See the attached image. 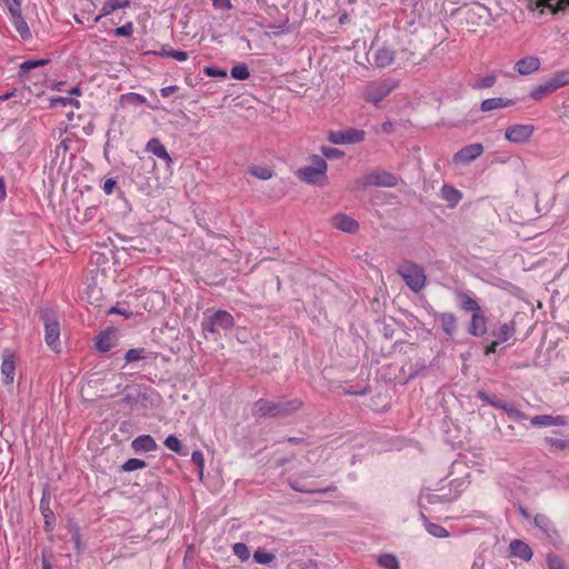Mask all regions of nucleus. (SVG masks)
I'll return each instance as SVG.
<instances>
[{
    "mask_svg": "<svg viewBox=\"0 0 569 569\" xmlns=\"http://www.w3.org/2000/svg\"><path fill=\"white\" fill-rule=\"evenodd\" d=\"M302 407L299 399H280L270 401L268 399H259L253 403L252 416L254 418H288Z\"/></svg>",
    "mask_w": 569,
    "mask_h": 569,
    "instance_id": "f257e3e1",
    "label": "nucleus"
},
{
    "mask_svg": "<svg viewBox=\"0 0 569 569\" xmlns=\"http://www.w3.org/2000/svg\"><path fill=\"white\" fill-rule=\"evenodd\" d=\"M40 319L44 326V340L48 347L56 352L60 351V323L56 312L50 308L39 310Z\"/></svg>",
    "mask_w": 569,
    "mask_h": 569,
    "instance_id": "f03ea898",
    "label": "nucleus"
},
{
    "mask_svg": "<svg viewBox=\"0 0 569 569\" xmlns=\"http://www.w3.org/2000/svg\"><path fill=\"white\" fill-rule=\"evenodd\" d=\"M233 327V316L226 310H217L209 316L206 313L203 320L201 321V329L204 333H217L220 330L227 331Z\"/></svg>",
    "mask_w": 569,
    "mask_h": 569,
    "instance_id": "7ed1b4c3",
    "label": "nucleus"
},
{
    "mask_svg": "<svg viewBox=\"0 0 569 569\" xmlns=\"http://www.w3.org/2000/svg\"><path fill=\"white\" fill-rule=\"evenodd\" d=\"M397 272L413 292H419L426 286L425 270L417 263L406 262Z\"/></svg>",
    "mask_w": 569,
    "mask_h": 569,
    "instance_id": "20e7f679",
    "label": "nucleus"
},
{
    "mask_svg": "<svg viewBox=\"0 0 569 569\" xmlns=\"http://www.w3.org/2000/svg\"><path fill=\"white\" fill-rule=\"evenodd\" d=\"M458 498L457 493H453L451 489L441 487L437 491L426 489L421 491L419 496V506L421 509H427L431 505H445L455 501Z\"/></svg>",
    "mask_w": 569,
    "mask_h": 569,
    "instance_id": "39448f33",
    "label": "nucleus"
},
{
    "mask_svg": "<svg viewBox=\"0 0 569 569\" xmlns=\"http://www.w3.org/2000/svg\"><path fill=\"white\" fill-rule=\"evenodd\" d=\"M397 87V82L386 79L368 84L363 91L366 101L378 104Z\"/></svg>",
    "mask_w": 569,
    "mask_h": 569,
    "instance_id": "423d86ee",
    "label": "nucleus"
},
{
    "mask_svg": "<svg viewBox=\"0 0 569 569\" xmlns=\"http://www.w3.org/2000/svg\"><path fill=\"white\" fill-rule=\"evenodd\" d=\"M358 182L363 187H387L393 188L398 184V178L388 171H372L358 180Z\"/></svg>",
    "mask_w": 569,
    "mask_h": 569,
    "instance_id": "0eeeda50",
    "label": "nucleus"
},
{
    "mask_svg": "<svg viewBox=\"0 0 569 569\" xmlns=\"http://www.w3.org/2000/svg\"><path fill=\"white\" fill-rule=\"evenodd\" d=\"M366 132L357 128L340 131H330L328 140L333 144H353L365 140Z\"/></svg>",
    "mask_w": 569,
    "mask_h": 569,
    "instance_id": "6e6552de",
    "label": "nucleus"
},
{
    "mask_svg": "<svg viewBox=\"0 0 569 569\" xmlns=\"http://www.w3.org/2000/svg\"><path fill=\"white\" fill-rule=\"evenodd\" d=\"M51 505V492L48 486L42 489V497L40 500V511L44 519V530L51 532L56 527V516L50 507Z\"/></svg>",
    "mask_w": 569,
    "mask_h": 569,
    "instance_id": "1a4fd4ad",
    "label": "nucleus"
},
{
    "mask_svg": "<svg viewBox=\"0 0 569 569\" xmlns=\"http://www.w3.org/2000/svg\"><path fill=\"white\" fill-rule=\"evenodd\" d=\"M532 124H512L506 129L505 138L512 143L527 142L533 134Z\"/></svg>",
    "mask_w": 569,
    "mask_h": 569,
    "instance_id": "9d476101",
    "label": "nucleus"
},
{
    "mask_svg": "<svg viewBox=\"0 0 569 569\" xmlns=\"http://www.w3.org/2000/svg\"><path fill=\"white\" fill-rule=\"evenodd\" d=\"M482 152L483 146L481 143H470L457 151L452 160L456 164H467L480 157Z\"/></svg>",
    "mask_w": 569,
    "mask_h": 569,
    "instance_id": "9b49d317",
    "label": "nucleus"
},
{
    "mask_svg": "<svg viewBox=\"0 0 569 569\" xmlns=\"http://www.w3.org/2000/svg\"><path fill=\"white\" fill-rule=\"evenodd\" d=\"M489 319L483 310L471 315L467 332L472 337H483L488 332Z\"/></svg>",
    "mask_w": 569,
    "mask_h": 569,
    "instance_id": "f8f14e48",
    "label": "nucleus"
},
{
    "mask_svg": "<svg viewBox=\"0 0 569 569\" xmlns=\"http://www.w3.org/2000/svg\"><path fill=\"white\" fill-rule=\"evenodd\" d=\"M533 522L536 527H538L546 535L552 545L557 546L560 542L558 530L546 515L537 513Z\"/></svg>",
    "mask_w": 569,
    "mask_h": 569,
    "instance_id": "ddd939ff",
    "label": "nucleus"
},
{
    "mask_svg": "<svg viewBox=\"0 0 569 569\" xmlns=\"http://www.w3.org/2000/svg\"><path fill=\"white\" fill-rule=\"evenodd\" d=\"M16 361L11 350L4 349L2 352L1 375L4 385H11L14 380Z\"/></svg>",
    "mask_w": 569,
    "mask_h": 569,
    "instance_id": "4468645a",
    "label": "nucleus"
},
{
    "mask_svg": "<svg viewBox=\"0 0 569 569\" xmlns=\"http://www.w3.org/2000/svg\"><path fill=\"white\" fill-rule=\"evenodd\" d=\"M94 340L96 349L99 352H108L117 343V330L114 328H109L107 330L100 331Z\"/></svg>",
    "mask_w": 569,
    "mask_h": 569,
    "instance_id": "2eb2a0df",
    "label": "nucleus"
},
{
    "mask_svg": "<svg viewBox=\"0 0 569 569\" xmlns=\"http://www.w3.org/2000/svg\"><path fill=\"white\" fill-rule=\"evenodd\" d=\"M516 322L513 320L497 325L490 332L499 343L507 342L516 335Z\"/></svg>",
    "mask_w": 569,
    "mask_h": 569,
    "instance_id": "dca6fc26",
    "label": "nucleus"
},
{
    "mask_svg": "<svg viewBox=\"0 0 569 569\" xmlns=\"http://www.w3.org/2000/svg\"><path fill=\"white\" fill-rule=\"evenodd\" d=\"M540 64L541 62L538 57L528 56L516 62L515 70L521 76H528L539 70Z\"/></svg>",
    "mask_w": 569,
    "mask_h": 569,
    "instance_id": "f3484780",
    "label": "nucleus"
},
{
    "mask_svg": "<svg viewBox=\"0 0 569 569\" xmlns=\"http://www.w3.org/2000/svg\"><path fill=\"white\" fill-rule=\"evenodd\" d=\"M530 7L548 8L552 14L563 12L569 7V0H529Z\"/></svg>",
    "mask_w": 569,
    "mask_h": 569,
    "instance_id": "a211bd4d",
    "label": "nucleus"
},
{
    "mask_svg": "<svg viewBox=\"0 0 569 569\" xmlns=\"http://www.w3.org/2000/svg\"><path fill=\"white\" fill-rule=\"evenodd\" d=\"M146 150L163 160L168 168L172 164V158L168 153L164 144L158 138L150 139L146 146Z\"/></svg>",
    "mask_w": 569,
    "mask_h": 569,
    "instance_id": "6ab92c4d",
    "label": "nucleus"
},
{
    "mask_svg": "<svg viewBox=\"0 0 569 569\" xmlns=\"http://www.w3.org/2000/svg\"><path fill=\"white\" fill-rule=\"evenodd\" d=\"M131 448L134 452H150L158 449V445L150 435L138 436L131 441Z\"/></svg>",
    "mask_w": 569,
    "mask_h": 569,
    "instance_id": "aec40b11",
    "label": "nucleus"
},
{
    "mask_svg": "<svg viewBox=\"0 0 569 569\" xmlns=\"http://www.w3.org/2000/svg\"><path fill=\"white\" fill-rule=\"evenodd\" d=\"M509 550H510V556L519 558L523 561H529L533 555L530 546L519 539H515L510 542Z\"/></svg>",
    "mask_w": 569,
    "mask_h": 569,
    "instance_id": "412c9836",
    "label": "nucleus"
},
{
    "mask_svg": "<svg viewBox=\"0 0 569 569\" xmlns=\"http://www.w3.org/2000/svg\"><path fill=\"white\" fill-rule=\"evenodd\" d=\"M516 103L517 99H509L503 97L488 98L481 102L480 109L483 112H489L497 109L511 107L515 106Z\"/></svg>",
    "mask_w": 569,
    "mask_h": 569,
    "instance_id": "4be33fe9",
    "label": "nucleus"
},
{
    "mask_svg": "<svg viewBox=\"0 0 569 569\" xmlns=\"http://www.w3.org/2000/svg\"><path fill=\"white\" fill-rule=\"evenodd\" d=\"M395 60V51L387 46H382L373 51V64L377 68H386Z\"/></svg>",
    "mask_w": 569,
    "mask_h": 569,
    "instance_id": "5701e85b",
    "label": "nucleus"
},
{
    "mask_svg": "<svg viewBox=\"0 0 569 569\" xmlns=\"http://www.w3.org/2000/svg\"><path fill=\"white\" fill-rule=\"evenodd\" d=\"M297 177L308 183L318 184L327 178V174L318 171L312 167H302L298 169Z\"/></svg>",
    "mask_w": 569,
    "mask_h": 569,
    "instance_id": "b1692460",
    "label": "nucleus"
},
{
    "mask_svg": "<svg viewBox=\"0 0 569 569\" xmlns=\"http://www.w3.org/2000/svg\"><path fill=\"white\" fill-rule=\"evenodd\" d=\"M332 224L335 228L349 233L356 232L359 228V223L355 219L342 213L332 218Z\"/></svg>",
    "mask_w": 569,
    "mask_h": 569,
    "instance_id": "393cba45",
    "label": "nucleus"
},
{
    "mask_svg": "<svg viewBox=\"0 0 569 569\" xmlns=\"http://www.w3.org/2000/svg\"><path fill=\"white\" fill-rule=\"evenodd\" d=\"M436 318L439 320L441 328L443 332L448 337H452L457 329H458V322L457 317L452 312H442L436 316Z\"/></svg>",
    "mask_w": 569,
    "mask_h": 569,
    "instance_id": "a878e982",
    "label": "nucleus"
},
{
    "mask_svg": "<svg viewBox=\"0 0 569 569\" xmlns=\"http://www.w3.org/2000/svg\"><path fill=\"white\" fill-rule=\"evenodd\" d=\"M130 3V0H106L102 4L100 14L94 18V21L98 22L102 17H107L118 9L128 8Z\"/></svg>",
    "mask_w": 569,
    "mask_h": 569,
    "instance_id": "bb28decb",
    "label": "nucleus"
},
{
    "mask_svg": "<svg viewBox=\"0 0 569 569\" xmlns=\"http://www.w3.org/2000/svg\"><path fill=\"white\" fill-rule=\"evenodd\" d=\"M457 298L459 299L460 308L463 311L471 312V315H472V313H476V312L482 310V308L480 307L478 301L475 298H472L470 295H468L467 292H458Z\"/></svg>",
    "mask_w": 569,
    "mask_h": 569,
    "instance_id": "cd10ccee",
    "label": "nucleus"
},
{
    "mask_svg": "<svg viewBox=\"0 0 569 569\" xmlns=\"http://www.w3.org/2000/svg\"><path fill=\"white\" fill-rule=\"evenodd\" d=\"M441 197L448 202L450 208H455L462 198L461 192L452 186L443 184Z\"/></svg>",
    "mask_w": 569,
    "mask_h": 569,
    "instance_id": "c85d7f7f",
    "label": "nucleus"
},
{
    "mask_svg": "<svg viewBox=\"0 0 569 569\" xmlns=\"http://www.w3.org/2000/svg\"><path fill=\"white\" fill-rule=\"evenodd\" d=\"M555 91H556V88H553L552 82L550 81V79H548L543 83L538 84L537 87H535L530 91L529 96L533 100L539 101V100L543 99L546 96H548V94H550V93H552Z\"/></svg>",
    "mask_w": 569,
    "mask_h": 569,
    "instance_id": "c756f323",
    "label": "nucleus"
},
{
    "mask_svg": "<svg viewBox=\"0 0 569 569\" xmlns=\"http://www.w3.org/2000/svg\"><path fill=\"white\" fill-rule=\"evenodd\" d=\"M142 389H146L144 387H141V386H138L137 388H134V390L132 392H126L122 397V399L120 400L121 403L123 405H127V406H134L137 405L138 402H140L141 400H146L147 399V396L144 392H142Z\"/></svg>",
    "mask_w": 569,
    "mask_h": 569,
    "instance_id": "7c9ffc66",
    "label": "nucleus"
},
{
    "mask_svg": "<svg viewBox=\"0 0 569 569\" xmlns=\"http://www.w3.org/2000/svg\"><path fill=\"white\" fill-rule=\"evenodd\" d=\"M421 519L426 522V530L433 537L446 538L449 536V531L441 525L429 522L426 515L420 512Z\"/></svg>",
    "mask_w": 569,
    "mask_h": 569,
    "instance_id": "2f4dec72",
    "label": "nucleus"
},
{
    "mask_svg": "<svg viewBox=\"0 0 569 569\" xmlns=\"http://www.w3.org/2000/svg\"><path fill=\"white\" fill-rule=\"evenodd\" d=\"M11 19H12V23H13L17 32L20 34V37L23 40L30 39L31 38V32H30V29H29V26H28L27 21L22 17V14H19V16H16V17H11Z\"/></svg>",
    "mask_w": 569,
    "mask_h": 569,
    "instance_id": "473e14b6",
    "label": "nucleus"
},
{
    "mask_svg": "<svg viewBox=\"0 0 569 569\" xmlns=\"http://www.w3.org/2000/svg\"><path fill=\"white\" fill-rule=\"evenodd\" d=\"M477 398L480 399L482 402L490 405L497 409H502V406L506 403L505 400L500 399L496 395H489L483 390L477 391Z\"/></svg>",
    "mask_w": 569,
    "mask_h": 569,
    "instance_id": "72a5a7b5",
    "label": "nucleus"
},
{
    "mask_svg": "<svg viewBox=\"0 0 569 569\" xmlns=\"http://www.w3.org/2000/svg\"><path fill=\"white\" fill-rule=\"evenodd\" d=\"M502 410L506 411L507 415L516 421H523L528 418L527 415L519 410L513 402L506 401V403L502 406Z\"/></svg>",
    "mask_w": 569,
    "mask_h": 569,
    "instance_id": "f704fd0d",
    "label": "nucleus"
},
{
    "mask_svg": "<svg viewBox=\"0 0 569 569\" xmlns=\"http://www.w3.org/2000/svg\"><path fill=\"white\" fill-rule=\"evenodd\" d=\"M556 90L569 84V70H560L549 78Z\"/></svg>",
    "mask_w": 569,
    "mask_h": 569,
    "instance_id": "c9c22d12",
    "label": "nucleus"
},
{
    "mask_svg": "<svg viewBox=\"0 0 569 569\" xmlns=\"http://www.w3.org/2000/svg\"><path fill=\"white\" fill-rule=\"evenodd\" d=\"M147 466L144 460L138 458H130L124 463H122L119 468L122 472H131L138 469H142Z\"/></svg>",
    "mask_w": 569,
    "mask_h": 569,
    "instance_id": "e433bc0d",
    "label": "nucleus"
},
{
    "mask_svg": "<svg viewBox=\"0 0 569 569\" xmlns=\"http://www.w3.org/2000/svg\"><path fill=\"white\" fill-rule=\"evenodd\" d=\"M378 565L383 569H399L398 559L391 553L381 555L378 558Z\"/></svg>",
    "mask_w": 569,
    "mask_h": 569,
    "instance_id": "4c0bfd02",
    "label": "nucleus"
},
{
    "mask_svg": "<svg viewBox=\"0 0 569 569\" xmlns=\"http://www.w3.org/2000/svg\"><path fill=\"white\" fill-rule=\"evenodd\" d=\"M49 63V59H37V60H27L21 63L19 74L20 77H24V73L28 71L36 69L38 67H42Z\"/></svg>",
    "mask_w": 569,
    "mask_h": 569,
    "instance_id": "58836bf2",
    "label": "nucleus"
},
{
    "mask_svg": "<svg viewBox=\"0 0 569 569\" xmlns=\"http://www.w3.org/2000/svg\"><path fill=\"white\" fill-rule=\"evenodd\" d=\"M546 442L553 452L569 450V440L567 439L547 437Z\"/></svg>",
    "mask_w": 569,
    "mask_h": 569,
    "instance_id": "ea45409f",
    "label": "nucleus"
},
{
    "mask_svg": "<svg viewBox=\"0 0 569 569\" xmlns=\"http://www.w3.org/2000/svg\"><path fill=\"white\" fill-rule=\"evenodd\" d=\"M230 74L236 80H246L250 77L249 68L246 63H238L233 66Z\"/></svg>",
    "mask_w": 569,
    "mask_h": 569,
    "instance_id": "a19ab883",
    "label": "nucleus"
},
{
    "mask_svg": "<svg viewBox=\"0 0 569 569\" xmlns=\"http://www.w3.org/2000/svg\"><path fill=\"white\" fill-rule=\"evenodd\" d=\"M250 174L253 177L261 179V180H268L272 178L273 171L268 167H261V166H253L249 168Z\"/></svg>",
    "mask_w": 569,
    "mask_h": 569,
    "instance_id": "79ce46f5",
    "label": "nucleus"
},
{
    "mask_svg": "<svg viewBox=\"0 0 569 569\" xmlns=\"http://www.w3.org/2000/svg\"><path fill=\"white\" fill-rule=\"evenodd\" d=\"M126 363L146 359V350L143 348L129 349L123 357Z\"/></svg>",
    "mask_w": 569,
    "mask_h": 569,
    "instance_id": "37998d69",
    "label": "nucleus"
},
{
    "mask_svg": "<svg viewBox=\"0 0 569 569\" xmlns=\"http://www.w3.org/2000/svg\"><path fill=\"white\" fill-rule=\"evenodd\" d=\"M276 556L272 552H267L262 549H258L253 553V560L260 565H269L274 560Z\"/></svg>",
    "mask_w": 569,
    "mask_h": 569,
    "instance_id": "c03bdc74",
    "label": "nucleus"
},
{
    "mask_svg": "<svg viewBox=\"0 0 569 569\" xmlns=\"http://www.w3.org/2000/svg\"><path fill=\"white\" fill-rule=\"evenodd\" d=\"M164 446L176 453H181L182 443L174 435H169L166 438Z\"/></svg>",
    "mask_w": 569,
    "mask_h": 569,
    "instance_id": "a18cd8bd",
    "label": "nucleus"
},
{
    "mask_svg": "<svg viewBox=\"0 0 569 569\" xmlns=\"http://www.w3.org/2000/svg\"><path fill=\"white\" fill-rule=\"evenodd\" d=\"M497 81L496 74H488L483 77L482 79L478 80L472 88L473 89H488L495 86Z\"/></svg>",
    "mask_w": 569,
    "mask_h": 569,
    "instance_id": "49530a36",
    "label": "nucleus"
},
{
    "mask_svg": "<svg viewBox=\"0 0 569 569\" xmlns=\"http://www.w3.org/2000/svg\"><path fill=\"white\" fill-rule=\"evenodd\" d=\"M233 553L241 560L247 561L250 557V551L246 543L237 542L233 545Z\"/></svg>",
    "mask_w": 569,
    "mask_h": 569,
    "instance_id": "de8ad7c7",
    "label": "nucleus"
},
{
    "mask_svg": "<svg viewBox=\"0 0 569 569\" xmlns=\"http://www.w3.org/2000/svg\"><path fill=\"white\" fill-rule=\"evenodd\" d=\"M531 425L535 427H550L552 426L551 415H538L531 418Z\"/></svg>",
    "mask_w": 569,
    "mask_h": 569,
    "instance_id": "09e8293b",
    "label": "nucleus"
},
{
    "mask_svg": "<svg viewBox=\"0 0 569 569\" xmlns=\"http://www.w3.org/2000/svg\"><path fill=\"white\" fill-rule=\"evenodd\" d=\"M52 104L53 106H61V107H67V106H72V107H76V108L80 107V102L77 99L71 98V97H58V98H54V99H52Z\"/></svg>",
    "mask_w": 569,
    "mask_h": 569,
    "instance_id": "8fccbe9b",
    "label": "nucleus"
},
{
    "mask_svg": "<svg viewBox=\"0 0 569 569\" xmlns=\"http://www.w3.org/2000/svg\"><path fill=\"white\" fill-rule=\"evenodd\" d=\"M309 167H312L325 174H326V171L328 168L326 160L321 156H318V154L312 156L311 164Z\"/></svg>",
    "mask_w": 569,
    "mask_h": 569,
    "instance_id": "3c124183",
    "label": "nucleus"
},
{
    "mask_svg": "<svg viewBox=\"0 0 569 569\" xmlns=\"http://www.w3.org/2000/svg\"><path fill=\"white\" fill-rule=\"evenodd\" d=\"M113 33L117 37H131L133 33V23L129 21L126 24L114 29Z\"/></svg>",
    "mask_w": 569,
    "mask_h": 569,
    "instance_id": "603ef678",
    "label": "nucleus"
},
{
    "mask_svg": "<svg viewBox=\"0 0 569 569\" xmlns=\"http://www.w3.org/2000/svg\"><path fill=\"white\" fill-rule=\"evenodd\" d=\"M108 312L123 316L127 319H129L133 316V312L131 310H129L128 307H124L121 303H118V305L111 307Z\"/></svg>",
    "mask_w": 569,
    "mask_h": 569,
    "instance_id": "864d4df0",
    "label": "nucleus"
},
{
    "mask_svg": "<svg viewBox=\"0 0 569 569\" xmlns=\"http://www.w3.org/2000/svg\"><path fill=\"white\" fill-rule=\"evenodd\" d=\"M121 100H127L129 103H132V104H142L146 102V98L139 93H134V92H130V93H127V94H123L121 97Z\"/></svg>",
    "mask_w": 569,
    "mask_h": 569,
    "instance_id": "5fc2aeb1",
    "label": "nucleus"
},
{
    "mask_svg": "<svg viewBox=\"0 0 569 569\" xmlns=\"http://www.w3.org/2000/svg\"><path fill=\"white\" fill-rule=\"evenodd\" d=\"M321 152L323 157L328 159H336L343 156V152L341 150L331 147H322Z\"/></svg>",
    "mask_w": 569,
    "mask_h": 569,
    "instance_id": "6e6d98bb",
    "label": "nucleus"
},
{
    "mask_svg": "<svg viewBox=\"0 0 569 569\" xmlns=\"http://www.w3.org/2000/svg\"><path fill=\"white\" fill-rule=\"evenodd\" d=\"M547 563L549 569H565L563 563L555 555H548Z\"/></svg>",
    "mask_w": 569,
    "mask_h": 569,
    "instance_id": "4d7b16f0",
    "label": "nucleus"
},
{
    "mask_svg": "<svg viewBox=\"0 0 569 569\" xmlns=\"http://www.w3.org/2000/svg\"><path fill=\"white\" fill-rule=\"evenodd\" d=\"M188 57V52L173 49L169 50V53H166V58H172L178 61H186Z\"/></svg>",
    "mask_w": 569,
    "mask_h": 569,
    "instance_id": "13d9d810",
    "label": "nucleus"
},
{
    "mask_svg": "<svg viewBox=\"0 0 569 569\" xmlns=\"http://www.w3.org/2000/svg\"><path fill=\"white\" fill-rule=\"evenodd\" d=\"M11 3H8V9L11 17H16L21 14V3L22 0H10Z\"/></svg>",
    "mask_w": 569,
    "mask_h": 569,
    "instance_id": "bf43d9fd",
    "label": "nucleus"
},
{
    "mask_svg": "<svg viewBox=\"0 0 569 569\" xmlns=\"http://www.w3.org/2000/svg\"><path fill=\"white\" fill-rule=\"evenodd\" d=\"M203 72L209 77H219V78L227 77V72L224 70L214 68V67H206Z\"/></svg>",
    "mask_w": 569,
    "mask_h": 569,
    "instance_id": "052dcab7",
    "label": "nucleus"
},
{
    "mask_svg": "<svg viewBox=\"0 0 569 569\" xmlns=\"http://www.w3.org/2000/svg\"><path fill=\"white\" fill-rule=\"evenodd\" d=\"M191 460L193 463H196L199 467L200 473H202L203 466H204V458H203L202 452L199 450L193 451L191 455Z\"/></svg>",
    "mask_w": 569,
    "mask_h": 569,
    "instance_id": "680f3d73",
    "label": "nucleus"
},
{
    "mask_svg": "<svg viewBox=\"0 0 569 569\" xmlns=\"http://www.w3.org/2000/svg\"><path fill=\"white\" fill-rule=\"evenodd\" d=\"M116 187H117V181L113 178H109L104 181V183L102 186V190L106 194L109 196V194L113 193Z\"/></svg>",
    "mask_w": 569,
    "mask_h": 569,
    "instance_id": "e2e57ef3",
    "label": "nucleus"
},
{
    "mask_svg": "<svg viewBox=\"0 0 569 569\" xmlns=\"http://www.w3.org/2000/svg\"><path fill=\"white\" fill-rule=\"evenodd\" d=\"M51 551L49 549L42 550V569H53L50 558H51Z\"/></svg>",
    "mask_w": 569,
    "mask_h": 569,
    "instance_id": "0e129e2a",
    "label": "nucleus"
},
{
    "mask_svg": "<svg viewBox=\"0 0 569 569\" xmlns=\"http://www.w3.org/2000/svg\"><path fill=\"white\" fill-rule=\"evenodd\" d=\"M499 345H500V343L493 339L490 343H488V345L485 347V349H483V353H485V356H490V355H492V353H496V352H497V350H498V346H499Z\"/></svg>",
    "mask_w": 569,
    "mask_h": 569,
    "instance_id": "69168bd1",
    "label": "nucleus"
},
{
    "mask_svg": "<svg viewBox=\"0 0 569 569\" xmlns=\"http://www.w3.org/2000/svg\"><path fill=\"white\" fill-rule=\"evenodd\" d=\"M212 4L217 9L221 10H229L231 8V1L230 0H211Z\"/></svg>",
    "mask_w": 569,
    "mask_h": 569,
    "instance_id": "338daca9",
    "label": "nucleus"
},
{
    "mask_svg": "<svg viewBox=\"0 0 569 569\" xmlns=\"http://www.w3.org/2000/svg\"><path fill=\"white\" fill-rule=\"evenodd\" d=\"M176 91H178V87L177 86H168V87L162 88L160 90V93H161L162 97L167 98L170 94L174 93Z\"/></svg>",
    "mask_w": 569,
    "mask_h": 569,
    "instance_id": "774afa93",
    "label": "nucleus"
}]
</instances>
